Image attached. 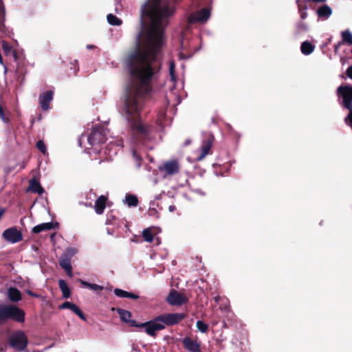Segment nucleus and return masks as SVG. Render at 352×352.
Here are the masks:
<instances>
[{
    "instance_id": "f257e3e1",
    "label": "nucleus",
    "mask_w": 352,
    "mask_h": 352,
    "mask_svg": "<svg viewBox=\"0 0 352 352\" xmlns=\"http://www.w3.org/2000/svg\"><path fill=\"white\" fill-rule=\"evenodd\" d=\"M174 12L168 2L147 0L141 9V30L135 38V50L124 60L136 80L126 89L123 107L132 140L136 144L147 146L154 138L153 126L142 121L141 112L153 91L152 80L157 77L161 69L157 54L163 44L164 23Z\"/></svg>"
},
{
    "instance_id": "f03ea898",
    "label": "nucleus",
    "mask_w": 352,
    "mask_h": 352,
    "mask_svg": "<svg viewBox=\"0 0 352 352\" xmlns=\"http://www.w3.org/2000/svg\"><path fill=\"white\" fill-rule=\"evenodd\" d=\"M187 316L184 313H168L160 314L153 320L142 322L145 332L150 336L155 338L156 332L165 329L166 326L170 327L179 324Z\"/></svg>"
},
{
    "instance_id": "7ed1b4c3",
    "label": "nucleus",
    "mask_w": 352,
    "mask_h": 352,
    "mask_svg": "<svg viewBox=\"0 0 352 352\" xmlns=\"http://www.w3.org/2000/svg\"><path fill=\"white\" fill-rule=\"evenodd\" d=\"M25 311L14 305H4L0 303V324L11 320L16 322H24Z\"/></svg>"
},
{
    "instance_id": "20e7f679",
    "label": "nucleus",
    "mask_w": 352,
    "mask_h": 352,
    "mask_svg": "<svg viewBox=\"0 0 352 352\" xmlns=\"http://www.w3.org/2000/svg\"><path fill=\"white\" fill-rule=\"evenodd\" d=\"M9 344L16 351H23L28 346V339L23 331H17L10 337Z\"/></svg>"
},
{
    "instance_id": "39448f33",
    "label": "nucleus",
    "mask_w": 352,
    "mask_h": 352,
    "mask_svg": "<svg viewBox=\"0 0 352 352\" xmlns=\"http://www.w3.org/2000/svg\"><path fill=\"white\" fill-rule=\"evenodd\" d=\"M87 141L91 146L104 143L106 141V137L104 133L103 128L101 126L94 127L88 135Z\"/></svg>"
},
{
    "instance_id": "423d86ee",
    "label": "nucleus",
    "mask_w": 352,
    "mask_h": 352,
    "mask_svg": "<svg viewBox=\"0 0 352 352\" xmlns=\"http://www.w3.org/2000/svg\"><path fill=\"white\" fill-rule=\"evenodd\" d=\"M166 302L172 306H181L188 302V298L179 292L171 289L168 296Z\"/></svg>"
},
{
    "instance_id": "0eeeda50",
    "label": "nucleus",
    "mask_w": 352,
    "mask_h": 352,
    "mask_svg": "<svg viewBox=\"0 0 352 352\" xmlns=\"http://www.w3.org/2000/svg\"><path fill=\"white\" fill-rule=\"evenodd\" d=\"M3 237L8 242L16 243L23 239V234L16 227H12L5 230L2 234Z\"/></svg>"
},
{
    "instance_id": "6e6552de",
    "label": "nucleus",
    "mask_w": 352,
    "mask_h": 352,
    "mask_svg": "<svg viewBox=\"0 0 352 352\" xmlns=\"http://www.w3.org/2000/svg\"><path fill=\"white\" fill-rule=\"evenodd\" d=\"M116 311L118 314L120 320L128 324L130 327L144 328V326H141L142 323H138L135 320L131 319L132 315L130 311L121 308H117Z\"/></svg>"
},
{
    "instance_id": "1a4fd4ad",
    "label": "nucleus",
    "mask_w": 352,
    "mask_h": 352,
    "mask_svg": "<svg viewBox=\"0 0 352 352\" xmlns=\"http://www.w3.org/2000/svg\"><path fill=\"white\" fill-rule=\"evenodd\" d=\"M160 169L168 175H173L179 173L180 166L177 160H172L165 162Z\"/></svg>"
},
{
    "instance_id": "9d476101",
    "label": "nucleus",
    "mask_w": 352,
    "mask_h": 352,
    "mask_svg": "<svg viewBox=\"0 0 352 352\" xmlns=\"http://www.w3.org/2000/svg\"><path fill=\"white\" fill-rule=\"evenodd\" d=\"M54 91L47 90L39 96V104L43 111H47L50 108V104L53 100Z\"/></svg>"
},
{
    "instance_id": "9b49d317",
    "label": "nucleus",
    "mask_w": 352,
    "mask_h": 352,
    "mask_svg": "<svg viewBox=\"0 0 352 352\" xmlns=\"http://www.w3.org/2000/svg\"><path fill=\"white\" fill-rule=\"evenodd\" d=\"M214 140V137L212 135H210L206 140L203 141L201 147V153L198 156L197 159L199 160H203L206 155L209 153V151L211 148L212 142Z\"/></svg>"
},
{
    "instance_id": "f8f14e48",
    "label": "nucleus",
    "mask_w": 352,
    "mask_h": 352,
    "mask_svg": "<svg viewBox=\"0 0 352 352\" xmlns=\"http://www.w3.org/2000/svg\"><path fill=\"white\" fill-rule=\"evenodd\" d=\"M210 16V12L208 8L201 9L194 18L192 16L190 17L191 22H206Z\"/></svg>"
},
{
    "instance_id": "ddd939ff",
    "label": "nucleus",
    "mask_w": 352,
    "mask_h": 352,
    "mask_svg": "<svg viewBox=\"0 0 352 352\" xmlns=\"http://www.w3.org/2000/svg\"><path fill=\"white\" fill-rule=\"evenodd\" d=\"M183 344L184 348L190 352H201L199 344L190 338H184Z\"/></svg>"
},
{
    "instance_id": "4468645a",
    "label": "nucleus",
    "mask_w": 352,
    "mask_h": 352,
    "mask_svg": "<svg viewBox=\"0 0 352 352\" xmlns=\"http://www.w3.org/2000/svg\"><path fill=\"white\" fill-rule=\"evenodd\" d=\"M332 12L333 11L331 8L327 4H323L320 6L316 10L318 17L323 20L329 19V17L332 14Z\"/></svg>"
},
{
    "instance_id": "2eb2a0df",
    "label": "nucleus",
    "mask_w": 352,
    "mask_h": 352,
    "mask_svg": "<svg viewBox=\"0 0 352 352\" xmlns=\"http://www.w3.org/2000/svg\"><path fill=\"white\" fill-rule=\"evenodd\" d=\"M58 227V223H53L52 222H48V223H43L38 224L36 226H34L32 228V232L34 234H38L43 231L45 230H50L52 229H55Z\"/></svg>"
},
{
    "instance_id": "dca6fc26",
    "label": "nucleus",
    "mask_w": 352,
    "mask_h": 352,
    "mask_svg": "<svg viewBox=\"0 0 352 352\" xmlns=\"http://www.w3.org/2000/svg\"><path fill=\"white\" fill-rule=\"evenodd\" d=\"M107 197L104 195H100L96 201L94 209L97 214H102L106 208Z\"/></svg>"
},
{
    "instance_id": "f3484780",
    "label": "nucleus",
    "mask_w": 352,
    "mask_h": 352,
    "mask_svg": "<svg viewBox=\"0 0 352 352\" xmlns=\"http://www.w3.org/2000/svg\"><path fill=\"white\" fill-rule=\"evenodd\" d=\"M7 296L8 299L12 302H17L21 300V293L16 287H11L8 289Z\"/></svg>"
},
{
    "instance_id": "a211bd4d",
    "label": "nucleus",
    "mask_w": 352,
    "mask_h": 352,
    "mask_svg": "<svg viewBox=\"0 0 352 352\" xmlns=\"http://www.w3.org/2000/svg\"><path fill=\"white\" fill-rule=\"evenodd\" d=\"M59 265L69 276H72V266L69 258L61 256L59 258Z\"/></svg>"
},
{
    "instance_id": "6ab92c4d",
    "label": "nucleus",
    "mask_w": 352,
    "mask_h": 352,
    "mask_svg": "<svg viewBox=\"0 0 352 352\" xmlns=\"http://www.w3.org/2000/svg\"><path fill=\"white\" fill-rule=\"evenodd\" d=\"M29 188L32 192L34 193H38V195H42L44 192V189L41 186L39 182L36 180L35 178H33L30 180Z\"/></svg>"
},
{
    "instance_id": "aec40b11",
    "label": "nucleus",
    "mask_w": 352,
    "mask_h": 352,
    "mask_svg": "<svg viewBox=\"0 0 352 352\" xmlns=\"http://www.w3.org/2000/svg\"><path fill=\"white\" fill-rule=\"evenodd\" d=\"M114 294L116 296L119 298H128L134 300L139 298L138 295L118 288L114 289Z\"/></svg>"
},
{
    "instance_id": "412c9836",
    "label": "nucleus",
    "mask_w": 352,
    "mask_h": 352,
    "mask_svg": "<svg viewBox=\"0 0 352 352\" xmlns=\"http://www.w3.org/2000/svg\"><path fill=\"white\" fill-rule=\"evenodd\" d=\"M58 286L62 292L63 297L65 298H69L71 296V291L65 280L60 279L58 280Z\"/></svg>"
},
{
    "instance_id": "4be33fe9",
    "label": "nucleus",
    "mask_w": 352,
    "mask_h": 352,
    "mask_svg": "<svg viewBox=\"0 0 352 352\" xmlns=\"http://www.w3.org/2000/svg\"><path fill=\"white\" fill-rule=\"evenodd\" d=\"M315 49V46L309 41H304L300 46L301 52L304 55L311 54Z\"/></svg>"
},
{
    "instance_id": "5701e85b",
    "label": "nucleus",
    "mask_w": 352,
    "mask_h": 352,
    "mask_svg": "<svg viewBox=\"0 0 352 352\" xmlns=\"http://www.w3.org/2000/svg\"><path fill=\"white\" fill-rule=\"evenodd\" d=\"M125 202L129 207H135L138 204V197L132 194H127L125 197Z\"/></svg>"
},
{
    "instance_id": "b1692460",
    "label": "nucleus",
    "mask_w": 352,
    "mask_h": 352,
    "mask_svg": "<svg viewBox=\"0 0 352 352\" xmlns=\"http://www.w3.org/2000/svg\"><path fill=\"white\" fill-rule=\"evenodd\" d=\"M307 30H308L307 25L304 22L300 21V22L297 23L296 25L295 34L296 36H299L302 33L307 32Z\"/></svg>"
},
{
    "instance_id": "393cba45",
    "label": "nucleus",
    "mask_w": 352,
    "mask_h": 352,
    "mask_svg": "<svg viewBox=\"0 0 352 352\" xmlns=\"http://www.w3.org/2000/svg\"><path fill=\"white\" fill-rule=\"evenodd\" d=\"M107 19L108 23L111 25H120L122 23V20L113 14H109Z\"/></svg>"
},
{
    "instance_id": "a878e982",
    "label": "nucleus",
    "mask_w": 352,
    "mask_h": 352,
    "mask_svg": "<svg viewBox=\"0 0 352 352\" xmlns=\"http://www.w3.org/2000/svg\"><path fill=\"white\" fill-rule=\"evenodd\" d=\"M142 236L145 241L152 242L153 241V234L150 228H146L142 231Z\"/></svg>"
},
{
    "instance_id": "bb28decb",
    "label": "nucleus",
    "mask_w": 352,
    "mask_h": 352,
    "mask_svg": "<svg viewBox=\"0 0 352 352\" xmlns=\"http://www.w3.org/2000/svg\"><path fill=\"white\" fill-rule=\"evenodd\" d=\"M77 307H78L77 305H76L73 302H71L69 301H65L58 306V308L60 309H70L73 312L76 310V309Z\"/></svg>"
},
{
    "instance_id": "cd10ccee",
    "label": "nucleus",
    "mask_w": 352,
    "mask_h": 352,
    "mask_svg": "<svg viewBox=\"0 0 352 352\" xmlns=\"http://www.w3.org/2000/svg\"><path fill=\"white\" fill-rule=\"evenodd\" d=\"M342 41L348 44L352 42V34L349 30H345L342 32Z\"/></svg>"
},
{
    "instance_id": "c85d7f7f",
    "label": "nucleus",
    "mask_w": 352,
    "mask_h": 352,
    "mask_svg": "<svg viewBox=\"0 0 352 352\" xmlns=\"http://www.w3.org/2000/svg\"><path fill=\"white\" fill-rule=\"evenodd\" d=\"M77 250L74 248H67L64 253L62 254L65 258L72 260V258L76 254Z\"/></svg>"
},
{
    "instance_id": "c756f323",
    "label": "nucleus",
    "mask_w": 352,
    "mask_h": 352,
    "mask_svg": "<svg viewBox=\"0 0 352 352\" xmlns=\"http://www.w3.org/2000/svg\"><path fill=\"white\" fill-rule=\"evenodd\" d=\"M310 2V1L308 0H296V3L298 5V12H303L307 11L308 7H307V3Z\"/></svg>"
},
{
    "instance_id": "7c9ffc66",
    "label": "nucleus",
    "mask_w": 352,
    "mask_h": 352,
    "mask_svg": "<svg viewBox=\"0 0 352 352\" xmlns=\"http://www.w3.org/2000/svg\"><path fill=\"white\" fill-rule=\"evenodd\" d=\"M196 327L201 333H207L208 331V325L202 320H197L196 322Z\"/></svg>"
},
{
    "instance_id": "2f4dec72",
    "label": "nucleus",
    "mask_w": 352,
    "mask_h": 352,
    "mask_svg": "<svg viewBox=\"0 0 352 352\" xmlns=\"http://www.w3.org/2000/svg\"><path fill=\"white\" fill-rule=\"evenodd\" d=\"M1 47H2V50H3L4 54L6 56H8L9 54H10V53L13 50L12 49V47L6 41H1Z\"/></svg>"
},
{
    "instance_id": "473e14b6",
    "label": "nucleus",
    "mask_w": 352,
    "mask_h": 352,
    "mask_svg": "<svg viewBox=\"0 0 352 352\" xmlns=\"http://www.w3.org/2000/svg\"><path fill=\"white\" fill-rule=\"evenodd\" d=\"M6 18L0 19V32H3L5 35L8 36L10 33L9 28L5 25Z\"/></svg>"
},
{
    "instance_id": "72a5a7b5",
    "label": "nucleus",
    "mask_w": 352,
    "mask_h": 352,
    "mask_svg": "<svg viewBox=\"0 0 352 352\" xmlns=\"http://www.w3.org/2000/svg\"><path fill=\"white\" fill-rule=\"evenodd\" d=\"M36 148L39 150L43 154H45L47 152L46 146L43 140H38L36 142Z\"/></svg>"
},
{
    "instance_id": "f704fd0d",
    "label": "nucleus",
    "mask_w": 352,
    "mask_h": 352,
    "mask_svg": "<svg viewBox=\"0 0 352 352\" xmlns=\"http://www.w3.org/2000/svg\"><path fill=\"white\" fill-rule=\"evenodd\" d=\"M175 65L174 62L173 61L170 62V65H169V72H170V75L172 80H175Z\"/></svg>"
},
{
    "instance_id": "c9c22d12",
    "label": "nucleus",
    "mask_w": 352,
    "mask_h": 352,
    "mask_svg": "<svg viewBox=\"0 0 352 352\" xmlns=\"http://www.w3.org/2000/svg\"><path fill=\"white\" fill-rule=\"evenodd\" d=\"M6 18V10L3 2L0 0V19Z\"/></svg>"
},
{
    "instance_id": "e433bc0d",
    "label": "nucleus",
    "mask_w": 352,
    "mask_h": 352,
    "mask_svg": "<svg viewBox=\"0 0 352 352\" xmlns=\"http://www.w3.org/2000/svg\"><path fill=\"white\" fill-rule=\"evenodd\" d=\"M74 314H76L80 319L83 320H86V318L85 316V314L81 311V309L78 307L76 310L74 311Z\"/></svg>"
},
{
    "instance_id": "4c0bfd02",
    "label": "nucleus",
    "mask_w": 352,
    "mask_h": 352,
    "mask_svg": "<svg viewBox=\"0 0 352 352\" xmlns=\"http://www.w3.org/2000/svg\"><path fill=\"white\" fill-rule=\"evenodd\" d=\"M89 288L95 291H102L104 289L102 286L98 285L95 283H91Z\"/></svg>"
},
{
    "instance_id": "58836bf2",
    "label": "nucleus",
    "mask_w": 352,
    "mask_h": 352,
    "mask_svg": "<svg viewBox=\"0 0 352 352\" xmlns=\"http://www.w3.org/2000/svg\"><path fill=\"white\" fill-rule=\"evenodd\" d=\"M14 61H18L20 58V55L16 50H13L10 53Z\"/></svg>"
},
{
    "instance_id": "ea45409f",
    "label": "nucleus",
    "mask_w": 352,
    "mask_h": 352,
    "mask_svg": "<svg viewBox=\"0 0 352 352\" xmlns=\"http://www.w3.org/2000/svg\"><path fill=\"white\" fill-rule=\"evenodd\" d=\"M25 293L27 294H28L29 296H32V297H34V298H39L40 297V295L38 294H36L34 292H33L32 290L30 289H26L25 290Z\"/></svg>"
},
{
    "instance_id": "a19ab883",
    "label": "nucleus",
    "mask_w": 352,
    "mask_h": 352,
    "mask_svg": "<svg viewBox=\"0 0 352 352\" xmlns=\"http://www.w3.org/2000/svg\"><path fill=\"white\" fill-rule=\"evenodd\" d=\"M346 74L347 75V76L349 78H350L351 79H352V65L351 66H349L346 71Z\"/></svg>"
},
{
    "instance_id": "79ce46f5",
    "label": "nucleus",
    "mask_w": 352,
    "mask_h": 352,
    "mask_svg": "<svg viewBox=\"0 0 352 352\" xmlns=\"http://www.w3.org/2000/svg\"><path fill=\"white\" fill-rule=\"evenodd\" d=\"M3 122H4L5 123H9L10 120V118L8 116H7L5 113L3 114V116H1L0 118Z\"/></svg>"
},
{
    "instance_id": "37998d69",
    "label": "nucleus",
    "mask_w": 352,
    "mask_h": 352,
    "mask_svg": "<svg viewBox=\"0 0 352 352\" xmlns=\"http://www.w3.org/2000/svg\"><path fill=\"white\" fill-rule=\"evenodd\" d=\"M133 156L137 161H141V157L140 155H138L135 150H133Z\"/></svg>"
},
{
    "instance_id": "c03bdc74",
    "label": "nucleus",
    "mask_w": 352,
    "mask_h": 352,
    "mask_svg": "<svg viewBox=\"0 0 352 352\" xmlns=\"http://www.w3.org/2000/svg\"><path fill=\"white\" fill-rule=\"evenodd\" d=\"M299 13L300 14V18L302 19H305L307 18V11H305V10L303 12L301 11V12H299Z\"/></svg>"
},
{
    "instance_id": "a18cd8bd",
    "label": "nucleus",
    "mask_w": 352,
    "mask_h": 352,
    "mask_svg": "<svg viewBox=\"0 0 352 352\" xmlns=\"http://www.w3.org/2000/svg\"><path fill=\"white\" fill-rule=\"evenodd\" d=\"M80 282L81 285H82L83 286H85L86 287H88V288L89 287V285L91 284V283H87V282H86L85 280H82L81 279H80Z\"/></svg>"
},
{
    "instance_id": "49530a36",
    "label": "nucleus",
    "mask_w": 352,
    "mask_h": 352,
    "mask_svg": "<svg viewBox=\"0 0 352 352\" xmlns=\"http://www.w3.org/2000/svg\"><path fill=\"white\" fill-rule=\"evenodd\" d=\"M3 114H4V111H3V108H2V107L0 105V118L1 116H3Z\"/></svg>"
},
{
    "instance_id": "de8ad7c7",
    "label": "nucleus",
    "mask_w": 352,
    "mask_h": 352,
    "mask_svg": "<svg viewBox=\"0 0 352 352\" xmlns=\"http://www.w3.org/2000/svg\"><path fill=\"white\" fill-rule=\"evenodd\" d=\"M168 209L170 212H173L176 209V208L175 206H170Z\"/></svg>"
},
{
    "instance_id": "09e8293b",
    "label": "nucleus",
    "mask_w": 352,
    "mask_h": 352,
    "mask_svg": "<svg viewBox=\"0 0 352 352\" xmlns=\"http://www.w3.org/2000/svg\"><path fill=\"white\" fill-rule=\"evenodd\" d=\"M190 144V140H186V141L185 142V143H184V144H185L186 146H187V145H188V144Z\"/></svg>"
},
{
    "instance_id": "8fccbe9b",
    "label": "nucleus",
    "mask_w": 352,
    "mask_h": 352,
    "mask_svg": "<svg viewBox=\"0 0 352 352\" xmlns=\"http://www.w3.org/2000/svg\"><path fill=\"white\" fill-rule=\"evenodd\" d=\"M87 47L89 48V49H92L94 47H95L94 45H87Z\"/></svg>"
},
{
    "instance_id": "3c124183",
    "label": "nucleus",
    "mask_w": 352,
    "mask_h": 352,
    "mask_svg": "<svg viewBox=\"0 0 352 352\" xmlns=\"http://www.w3.org/2000/svg\"><path fill=\"white\" fill-rule=\"evenodd\" d=\"M3 348L0 347V352H3Z\"/></svg>"
},
{
    "instance_id": "603ef678",
    "label": "nucleus",
    "mask_w": 352,
    "mask_h": 352,
    "mask_svg": "<svg viewBox=\"0 0 352 352\" xmlns=\"http://www.w3.org/2000/svg\"><path fill=\"white\" fill-rule=\"evenodd\" d=\"M86 206H91V204H89V205L87 204H85Z\"/></svg>"
},
{
    "instance_id": "864d4df0",
    "label": "nucleus",
    "mask_w": 352,
    "mask_h": 352,
    "mask_svg": "<svg viewBox=\"0 0 352 352\" xmlns=\"http://www.w3.org/2000/svg\"><path fill=\"white\" fill-rule=\"evenodd\" d=\"M219 298V297H216L215 298V301H217V299Z\"/></svg>"
}]
</instances>
